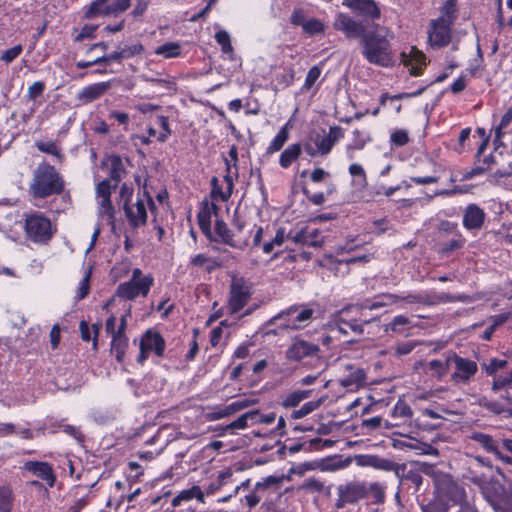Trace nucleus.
<instances>
[{"mask_svg":"<svg viewBox=\"0 0 512 512\" xmlns=\"http://www.w3.org/2000/svg\"><path fill=\"white\" fill-rule=\"evenodd\" d=\"M111 87V82H100L84 87L78 94L77 99L82 104L90 103L100 98Z\"/></svg>","mask_w":512,"mask_h":512,"instance_id":"nucleus-24","label":"nucleus"},{"mask_svg":"<svg viewBox=\"0 0 512 512\" xmlns=\"http://www.w3.org/2000/svg\"><path fill=\"white\" fill-rule=\"evenodd\" d=\"M343 369V376L340 378L339 383L342 387L354 391L364 386L366 380L365 371L362 368L354 367L351 364H341Z\"/></svg>","mask_w":512,"mask_h":512,"instance_id":"nucleus-17","label":"nucleus"},{"mask_svg":"<svg viewBox=\"0 0 512 512\" xmlns=\"http://www.w3.org/2000/svg\"><path fill=\"white\" fill-rule=\"evenodd\" d=\"M214 232L216 237L211 235L209 238L212 241H221L222 243L229 245L233 248H243L246 243H238L233 239V234L228 228L227 224L220 219H217L214 226Z\"/></svg>","mask_w":512,"mask_h":512,"instance_id":"nucleus-27","label":"nucleus"},{"mask_svg":"<svg viewBox=\"0 0 512 512\" xmlns=\"http://www.w3.org/2000/svg\"><path fill=\"white\" fill-rule=\"evenodd\" d=\"M511 122H512V107L509 108L506 111V113L502 116L500 125L496 128V131H495V134H496L495 141L496 142H498L499 139L501 138V135H502L501 130L506 128Z\"/></svg>","mask_w":512,"mask_h":512,"instance_id":"nucleus-59","label":"nucleus"},{"mask_svg":"<svg viewBox=\"0 0 512 512\" xmlns=\"http://www.w3.org/2000/svg\"><path fill=\"white\" fill-rule=\"evenodd\" d=\"M123 208L125 215L132 227L137 228L146 224L147 211L143 200L138 199L133 206H130L126 200L124 202Z\"/></svg>","mask_w":512,"mask_h":512,"instance_id":"nucleus-21","label":"nucleus"},{"mask_svg":"<svg viewBox=\"0 0 512 512\" xmlns=\"http://www.w3.org/2000/svg\"><path fill=\"white\" fill-rule=\"evenodd\" d=\"M96 29H97V26H94V25H85L80 33L75 37V41L76 42H80L86 38H94L95 37V32H96Z\"/></svg>","mask_w":512,"mask_h":512,"instance_id":"nucleus-64","label":"nucleus"},{"mask_svg":"<svg viewBox=\"0 0 512 512\" xmlns=\"http://www.w3.org/2000/svg\"><path fill=\"white\" fill-rule=\"evenodd\" d=\"M343 137L342 128L339 126L330 127L329 133L326 136L317 134L313 138L315 146L320 151V155H327L332 150L333 146Z\"/></svg>","mask_w":512,"mask_h":512,"instance_id":"nucleus-20","label":"nucleus"},{"mask_svg":"<svg viewBox=\"0 0 512 512\" xmlns=\"http://www.w3.org/2000/svg\"><path fill=\"white\" fill-rule=\"evenodd\" d=\"M128 347V338L125 334H114L112 336L111 352L118 362H122Z\"/></svg>","mask_w":512,"mask_h":512,"instance_id":"nucleus-35","label":"nucleus"},{"mask_svg":"<svg viewBox=\"0 0 512 512\" xmlns=\"http://www.w3.org/2000/svg\"><path fill=\"white\" fill-rule=\"evenodd\" d=\"M321 403V400L307 402L300 409L294 410L291 416L293 419H301L316 410Z\"/></svg>","mask_w":512,"mask_h":512,"instance_id":"nucleus-51","label":"nucleus"},{"mask_svg":"<svg viewBox=\"0 0 512 512\" xmlns=\"http://www.w3.org/2000/svg\"><path fill=\"white\" fill-rule=\"evenodd\" d=\"M114 184L111 183V180H103L101 181L96 188L97 197H110L112 189H115Z\"/></svg>","mask_w":512,"mask_h":512,"instance_id":"nucleus-56","label":"nucleus"},{"mask_svg":"<svg viewBox=\"0 0 512 512\" xmlns=\"http://www.w3.org/2000/svg\"><path fill=\"white\" fill-rule=\"evenodd\" d=\"M13 491L9 486L0 487V512H11Z\"/></svg>","mask_w":512,"mask_h":512,"instance_id":"nucleus-45","label":"nucleus"},{"mask_svg":"<svg viewBox=\"0 0 512 512\" xmlns=\"http://www.w3.org/2000/svg\"><path fill=\"white\" fill-rule=\"evenodd\" d=\"M338 499L335 502L337 509L348 504H356L368 497V484L360 481H350L337 487Z\"/></svg>","mask_w":512,"mask_h":512,"instance_id":"nucleus-7","label":"nucleus"},{"mask_svg":"<svg viewBox=\"0 0 512 512\" xmlns=\"http://www.w3.org/2000/svg\"><path fill=\"white\" fill-rule=\"evenodd\" d=\"M334 29L341 31L345 34L348 39H363V36L367 35L369 31L362 21H357L344 13H338L333 23Z\"/></svg>","mask_w":512,"mask_h":512,"instance_id":"nucleus-13","label":"nucleus"},{"mask_svg":"<svg viewBox=\"0 0 512 512\" xmlns=\"http://www.w3.org/2000/svg\"><path fill=\"white\" fill-rule=\"evenodd\" d=\"M451 24L444 19H436L431 22L428 31V41L432 47L441 48L449 44L451 40Z\"/></svg>","mask_w":512,"mask_h":512,"instance_id":"nucleus-15","label":"nucleus"},{"mask_svg":"<svg viewBox=\"0 0 512 512\" xmlns=\"http://www.w3.org/2000/svg\"><path fill=\"white\" fill-rule=\"evenodd\" d=\"M139 347L140 354L137 361L143 364L150 352H154L158 357L164 355L165 340L157 331L149 329L142 335Z\"/></svg>","mask_w":512,"mask_h":512,"instance_id":"nucleus-10","label":"nucleus"},{"mask_svg":"<svg viewBox=\"0 0 512 512\" xmlns=\"http://www.w3.org/2000/svg\"><path fill=\"white\" fill-rule=\"evenodd\" d=\"M110 0H95L86 9L84 16L86 19H94L98 16L113 15Z\"/></svg>","mask_w":512,"mask_h":512,"instance_id":"nucleus-31","label":"nucleus"},{"mask_svg":"<svg viewBox=\"0 0 512 512\" xmlns=\"http://www.w3.org/2000/svg\"><path fill=\"white\" fill-rule=\"evenodd\" d=\"M349 173L352 177H360V181H357V187L363 189L367 186V178L363 167L360 164L354 163L349 167Z\"/></svg>","mask_w":512,"mask_h":512,"instance_id":"nucleus-52","label":"nucleus"},{"mask_svg":"<svg viewBox=\"0 0 512 512\" xmlns=\"http://www.w3.org/2000/svg\"><path fill=\"white\" fill-rule=\"evenodd\" d=\"M25 231L28 238L36 243H47L53 236L51 221L39 212L26 216Z\"/></svg>","mask_w":512,"mask_h":512,"instance_id":"nucleus-6","label":"nucleus"},{"mask_svg":"<svg viewBox=\"0 0 512 512\" xmlns=\"http://www.w3.org/2000/svg\"><path fill=\"white\" fill-rule=\"evenodd\" d=\"M313 314L314 310L311 308L292 305L273 317L271 322L275 323L278 320L287 319L288 323L283 327L285 329L298 330L302 328L303 323H307L312 319Z\"/></svg>","mask_w":512,"mask_h":512,"instance_id":"nucleus-8","label":"nucleus"},{"mask_svg":"<svg viewBox=\"0 0 512 512\" xmlns=\"http://www.w3.org/2000/svg\"><path fill=\"white\" fill-rule=\"evenodd\" d=\"M457 5L456 0H447L442 8V16L438 19H444L446 22L449 20V24H453L456 18Z\"/></svg>","mask_w":512,"mask_h":512,"instance_id":"nucleus-50","label":"nucleus"},{"mask_svg":"<svg viewBox=\"0 0 512 512\" xmlns=\"http://www.w3.org/2000/svg\"><path fill=\"white\" fill-rule=\"evenodd\" d=\"M402 301L408 304L435 305L436 301H431V296L426 294L409 293L402 297Z\"/></svg>","mask_w":512,"mask_h":512,"instance_id":"nucleus-49","label":"nucleus"},{"mask_svg":"<svg viewBox=\"0 0 512 512\" xmlns=\"http://www.w3.org/2000/svg\"><path fill=\"white\" fill-rule=\"evenodd\" d=\"M401 56L404 65L409 67L412 75H420L423 67L426 66V55L416 47H411L408 53L403 52Z\"/></svg>","mask_w":512,"mask_h":512,"instance_id":"nucleus-22","label":"nucleus"},{"mask_svg":"<svg viewBox=\"0 0 512 512\" xmlns=\"http://www.w3.org/2000/svg\"><path fill=\"white\" fill-rule=\"evenodd\" d=\"M192 499H197L200 503H205L204 493L197 485H194L189 489L182 490L173 498L172 506L177 507L181 505L182 502L190 501Z\"/></svg>","mask_w":512,"mask_h":512,"instance_id":"nucleus-32","label":"nucleus"},{"mask_svg":"<svg viewBox=\"0 0 512 512\" xmlns=\"http://www.w3.org/2000/svg\"><path fill=\"white\" fill-rule=\"evenodd\" d=\"M303 29L310 35H315L324 31V25L317 19H309L303 23Z\"/></svg>","mask_w":512,"mask_h":512,"instance_id":"nucleus-54","label":"nucleus"},{"mask_svg":"<svg viewBox=\"0 0 512 512\" xmlns=\"http://www.w3.org/2000/svg\"><path fill=\"white\" fill-rule=\"evenodd\" d=\"M475 403L494 415H501L508 412V409L497 400L489 399L487 396L481 395L476 398Z\"/></svg>","mask_w":512,"mask_h":512,"instance_id":"nucleus-33","label":"nucleus"},{"mask_svg":"<svg viewBox=\"0 0 512 512\" xmlns=\"http://www.w3.org/2000/svg\"><path fill=\"white\" fill-rule=\"evenodd\" d=\"M353 305L344 307L340 312L339 316L335 321L336 327L340 333L347 334L348 329L352 332L361 335L364 332L363 324H369L373 319H357V318H349L348 314L354 313L355 316H359L361 318L362 313L357 311L355 308H352Z\"/></svg>","mask_w":512,"mask_h":512,"instance_id":"nucleus-11","label":"nucleus"},{"mask_svg":"<svg viewBox=\"0 0 512 512\" xmlns=\"http://www.w3.org/2000/svg\"><path fill=\"white\" fill-rule=\"evenodd\" d=\"M286 238L295 244L315 248L322 247L324 243L322 232L317 228H312L307 225L294 228L287 234Z\"/></svg>","mask_w":512,"mask_h":512,"instance_id":"nucleus-12","label":"nucleus"},{"mask_svg":"<svg viewBox=\"0 0 512 512\" xmlns=\"http://www.w3.org/2000/svg\"><path fill=\"white\" fill-rule=\"evenodd\" d=\"M141 78L145 82H150L154 86L158 87L159 88V92L161 94L172 93V92H174L176 90V84H175V82L171 78H165V79L152 78V77H149L147 75H142Z\"/></svg>","mask_w":512,"mask_h":512,"instance_id":"nucleus-37","label":"nucleus"},{"mask_svg":"<svg viewBox=\"0 0 512 512\" xmlns=\"http://www.w3.org/2000/svg\"><path fill=\"white\" fill-rule=\"evenodd\" d=\"M342 4L372 20L381 16V10L374 0H343Z\"/></svg>","mask_w":512,"mask_h":512,"instance_id":"nucleus-19","label":"nucleus"},{"mask_svg":"<svg viewBox=\"0 0 512 512\" xmlns=\"http://www.w3.org/2000/svg\"><path fill=\"white\" fill-rule=\"evenodd\" d=\"M448 363L454 366L452 380L456 383H467L477 373L478 366L475 361L461 357L454 352L448 354Z\"/></svg>","mask_w":512,"mask_h":512,"instance_id":"nucleus-9","label":"nucleus"},{"mask_svg":"<svg viewBox=\"0 0 512 512\" xmlns=\"http://www.w3.org/2000/svg\"><path fill=\"white\" fill-rule=\"evenodd\" d=\"M45 90V84L42 81L34 82L29 88L27 97L29 100H35L37 97L41 96Z\"/></svg>","mask_w":512,"mask_h":512,"instance_id":"nucleus-58","label":"nucleus"},{"mask_svg":"<svg viewBox=\"0 0 512 512\" xmlns=\"http://www.w3.org/2000/svg\"><path fill=\"white\" fill-rule=\"evenodd\" d=\"M108 161L110 166L109 180H111V183L114 182V187H117L118 183L122 180L126 173L123 162L119 156H111Z\"/></svg>","mask_w":512,"mask_h":512,"instance_id":"nucleus-34","label":"nucleus"},{"mask_svg":"<svg viewBox=\"0 0 512 512\" xmlns=\"http://www.w3.org/2000/svg\"><path fill=\"white\" fill-rule=\"evenodd\" d=\"M483 498L495 512H512V487L505 486L498 479H485L479 486Z\"/></svg>","mask_w":512,"mask_h":512,"instance_id":"nucleus-4","label":"nucleus"},{"mask_svg":"<svg viewBox=\"0 0 512 512\" xmlns=\"http://www.w3.org/2000/svg\"><path fill=\"white\" fill-rule=\"evenodd\" d=\"M320 347L318 344L305 340L301 336L293 338L292 343L286 350V358L290 361L300 362L307 358H316L318 367L326 369V361L319 355Z\"/></svg>","mask_w":512,"mask_h":512,"instance_id":"nucleus-5","label":"nucleus"},{"mask_svg":"<svg viewBox=\"0 0 512 512\" xmlns=\"http://www.w3.org/2000/svg\"><path fill=\"white\" fill-rule=\"evenodd\" d=\"M155 54L164 58H175L181 54V46L177 42H167L155 50Z\"/></svg>","mask_w":512,"mask_h":512,"instance_id":"nucleus-41","label":"nucleus"},{"mask_svg":"<svg viewBox=\"0 0 512 512\" xmlns=\"http://www.w3.org/2000/svg\"><path fill=\"white\" fill-rule=\"evenodd\" d=\"M480 365L487 376L493 377L491 390L498 392L505 389L504 398L512 405V362L504 358H489Z\"/></svg>","mask_w":512,"mask_h":512,"instance_id":"nucleus-3","label":"nucleus"},{"mask_svg":"<svg viewBox=\"0 0 512 512\" xmlns=\"http://www.w3.org/2000/svg\"><path fill=\"white\" fill-rule=\"evenodd\" d=\"M485 213L476 204H470L466 207L463 215V225L468 230L480 229L485 220Z\"/></svg>","mask_w":512,"mask_h":512,"instance_id":"nucleus-23","label":"nucleus"},{"mask_svg":"<svg viewBox=\"0 0 512 512\" xmlns=\"http://www.w3.org/2000/svg\"><path fill=\"white\" fill-rule=\"evenodd\" d=\"M35 146L39 151L53 155L60 161L63 160V154L61 152V149L57 146V144L54 141L39 140L35 142Z\"/></svg>","mask_w":512,"mask_h":512,"instance_id":"nucleus-42","label":"nucleus"},{"mask_svg":"<svg viewBox=\"0 0 512 512\" xmlns=\"http://www.w3.org/2000/svg\"><path fill=\"white\" fill-rule=\"evenodd\" d=\"M411 321L404 315H398L393 320L385 325V332L403 333L407 327H409Z\"/></svg>","mask_w":512,"mask_h":512,"instance_id":"nucleus-40","label":"nucleus"},{"mask_svg":"<svg viewBox=\"0 0 512 512\" xmlns=\"http://www.w3.org/2000/svg\"><path fill=\"white\" fill-rule=\"evenodd\" d=\"M393 447L397 449L415 450L418 454L437 455V450L430 444L410 438L409 440H394Z\"/></svg>","mask_w":512,"mask_h":512,"instance_id":"nucleus-28","label":"nucleus"},{"mask_svg":"<svg viewBox=\"0 0 512 512\" xmlns=\"http://www.w3.org/2000/svg\"><path fill=\"white\" fill-rule=\"evenodd\" d=\"M369 495H371L376 503H380L384 500V491L378 483L368 484V496Z\"/></svg>","mask_w":512,"mask_h":512,"instance_id":"nucleus-57","label":"nucleus"},{"mask_svg":"<svg viewBox=\"0 0 512 512\" xmlns=\"http://www.w3.org/2000/svg\"><path fill=\"white\" fill-rule=\"evenodd\" d=\"M311 390H296L288 395L282 400L281 405L284 408H292L299 405L303 400L307 399L310 396Z\"/></svg>","mask_w":512,"mask_h":512,"instance_id":"nucleus-38","label":"nucleus"},{"mask_svg":"<svg viewBox=\"0 0 512 512\" xmlns=\"http://www.w3.org/2000/svg\"><path fill=\"white\" fill-rule=\"evenodd\" d=\"M122 51L125 54V59H128L135 55H139V54L143 53L144 47L140 42H137L130 46L122 47Z\"/></svg>","mask_w":512,"mask_h":512,"instance_id":"nucleus-63","label":"nucleus"},{"mask_svg":"<svg viewBox=\"0 0 512 512\" xmlns=\"http://www.w3.org/2000/svg\"><path fill=\"white\" fill-rule=\"evenodd\" d=\"M250 293L248 288L240 281H233L229 299V310L232 314L239 312L248 302Z\"/></svg>","mask_w":512,"mask_h":512,"instance_id":"nucleus-18","label":"nucleus"},{"mask_svg":"<svg viewBox=\"0 0 512 512\" xmlns=\"http://www.w3.org/2000/svg\"><path fill=\"white\" fill-rule=\"evenodd\" d=\"M363 461H359L361 465H367L376 469L384 471H394L399 476V471H404L405 465H399L389 459L381 458L379 456H365Z\"/></svg>","mask_w":512,"mask_h":512,"instance_id":"nucleus-26","label":"nucleus"},{"mask_svg":"<svg viewBox=\"0 0 512 512\" xmlns=\"http://www.w3.org/2000/svg\"><path fill=\"white\" fill-rule=\"evenodd\" d=\"M98 213L101 217H106L110 224H114L115 209L110 197H98Z\"/></svg>","mask_w":512,"mask_h":512,"instance_id":"nucleus-39","label":"nucleus"},{"mask_svg":"<svg viewBox=\"0 0 512 512\" xmlns=\"http://www.w3.org/2000/svg\"><path fill=\"white\" fill-rule=\"evenodd\" d=\"M288 140V131L287 127L284 126L280 129V131L277 133L275 138L272 140L270 145L267 148V154H273L284 146L286 141Z\"/></svg>","mask_w":512,"mask_h":512,"instance_id":"nucleus-44","label":"nucleus"},{"mask_svg":"<svg viewBox=\"0 0 512 512\" xmlns=\"http://www.w3.org/2000/svg\"><path fill=\"white\" fill-rule=\"evenodd\" d=\"M450 366L451 363H448V356L444 362L441 360H432L428 363L429 370L439 379L447 374Z\"/></svg>","mask_w":512,"mask_h":512,"instance_id":"nucleus-47","label":"nucleus"},{"mask_svg":"<svg viewBox=\"0 0 512 512\" xmlns=\"http://www.w3.org/2000/svg\"><path fill=\"white\" fill-rule=\"evenodd\" d=\"M468 438L477 443L487 453L493 454L497 459L508 464L512 463V458L503 454L500 450L498 437L480 431H473Z\"/></svg>","mask_w":512,"mask_h":512,"instance_id":"nucleus-14","label":"nucleus"},{"mask_svg":"<svg viewBox=\"0 0 512 512\" xmlns=\"http://www.w3.org/2000/svg\"><path fill=\"white\" fill-rule=\"evenodd\" d=\"M413 415L411 407L403 400H398L395 404L391 416L394 419L403 418L410 419Z\"/></svg>","mask_w":512,"mask_h":512,"instance_id":"nucleus-48","label":"nucleus"},{"mask_svg":"<svg viewBox=\"0 0 512 512\" xmlns=\"http://www.w3.org/2000/svg\"><path fill=\"white\" fill-rule=\"evenodd\" d=\"M478 466H489V461L483 457H474L469 466L465 469L463 477L479 487L486 477L478 473L476 470Z\"/></svg>","mask_w":512,"mask_h":512,"instance_id":"nucleus-29","label":"nucleus"},{"mask_svg":"<svg viewBox=\"0 0 512 512\" xmlns=\"http://www.w3.org/2000/svg\"><path fill=\"white\" fill-rule=\"evenodd\" d=\"M300 144L288 146L280 155L279 164L282 168H288L301 154Z\"/></svg>","mask_w":512,"mask_h":512,"instance_id":"nucleus-36","label":"nucleus"},{"mask_svg":"<svg viewBox=\"0 0 512 512\" xmlns=\"http://www.w3.org/2000/svg\"><path fill=\"white\" fill-rule=\"evenodd\" d=\"M408 141V133L405 130H397L391 135V142L398 147L406 145Z\"/></svg>","mask_w":512,"mask_h":512,"instance_id":"nucleus-61","label":"nucleus"},{"mask_svg":"<svg viewBox=\"0 0 512 512\" xmlns=\"http://www.w3.org/2000/svg\"><path fill=\"white\" fill-rule=\"evenodd\" d=\"M154 279H145L142 282L129 280L121 283L117 288V295L126 300H133L138 296H147Z\"/></svg>","mask_w":512,"mask_h":512,"instance_id":"nucleus-16","label":"nucleus"},{"mask_svg":"<svg viewBox=\"0 0 512 512\" xmlns=\"http://www.w3.org/2000/svg\"><path fill=\"white\" fill-rule=\"evenodd\" d=\"M24 468L46 481L49 487L54 486L55 475L47 462L28 461L24 464Z\"/></svg>","mask_w":512,"mask_h":512,"instance_id":"nucleus-25","label":"nucleus"},{"mask_svg":"<svg viewBox=\"0 0 512 512\" xmlns=\"http://www.w3.org/2000/svg\"><path fill=\"white\" fill-rule=\"evenodd\" d=\"M22 50H23V48L21 45H16V46L12 47L11 49L6 50L2 54L1 60H3L5 63L9 64L22 53Z\"/></svg>","mask_w":512,"mask_h":512,"instance_id":"nucleus-60","label":"nucleus"},{"mask_svg":"<svg viewBox=\"0 0 512 512\" xmlns=\"http://www.w3.org/2000/svg\"><path fill=\"white\" fill-rule=\"evenodd\" d=\"M369 140L370 137L367 132L356 129L353 131V140L352 143L347 146V151L361 150Z\"/></svg>","mask_w":512,"mask_h":512,"instance_id":"nucleus-43","label":"nucleus"},{"mask_svg":"<svg viewBox=\"0 0 512 512\" xmlns=\"http://www.w3.org/2000/svg\"><path fill=\"white\" fill-rule=\"evenodd\" d=\"M217 209L215 204L206 203L197 215L199 228L208 238H211L212 213H216Z\"/></svg>","mask_w":512,"mask_h":512,"instance_id":"nucleus-30","label":"nucleus"},{"mask_svg":"<svg viewBox=\"0 0 512 512\" xmlns=\"http://www.w3.org/2000/svg\"><path fill=\"white\" fill-rule=\"evenodd\" d=\"M302 488L311 492H321L324 484L316 478H308L304 481Z\"/></svg>","mask_w":512,"mask_h":512,"instance_id":"nucleus-62","label":"nucleus"},{"mask_svg":"<svg viewBox=\"0 0 512 512\" xmlns=\"http://www.w3.org/2000/svg\"><path fill=\"white\" fill-rule=\"evenodd\" d=\"M393 34L384 26L375 24L373 30L363 36L362 55L371 64L386 67L392 62L390 40Z\"/></svg>","mask_w":512,"mask_h":512,"instance_id":"nucleus-1","label":"nucleus"},{"mask_svg":"<svg viewBox=\"0 0 512 512\" xmlns=\"http://www.w3.org/2000/svg\"><path fill=\"white\" fill-rule=\"evenodd\" d=\"M321 75V69L318 66H313L310 68V70L307 73L304 88L306 90H309L312 88V86L315 84V82L318 80V78Z\"/></svg>","mask_w":512,"mask_h":512,"instance_id":"nucleus-55","label":"nucleus"},{"mask_svg":"<svg viewBox=\"0 0 512 512\" xmlns=\"http://www.w3.org/2000/svg\"><path fill=\"white\" fill-rule=\"evenodd\" d=\"M284 479V476H268L255 484V491H264L268 488H274L277 490L283 483Z\"/></svg>","mask_w":512,"mask_h":512,"instance_id":"nucleus-46","label":"nucleus"},{"mask_svg":"<svg viewBox=\"0 0 512 512\" xmlns=\"http://www.w3.org/2000/svg\"><path fill=\"white\" fill-rule=\"evenodd\" d=\"M64 180L54 166L42 162L33 171L29 193L34 198H47L64 191Z\"/></svg>","mask_w":512,"mask_h":512,"instance_id":"nucleus-2","label":"nucleus"},{"mask_svg":"<svg viewBox=\"0 0 512 512\" xmlns=\"http://www.w3.org/2000/svg\"><path fill=\"white\" fill-rule=\"evenodd\" d=\"M257 417L255 413H252V411H249L247 413H244L239 418H237L235 421L231 422L227 428L234 430V429H245L248 426V421L250 420L252 422V419Z\"/></svg>","mask_w":512,"mask_h":512,"instance_id":"nucleus-53","label":"nucleus"}]
</instances>
